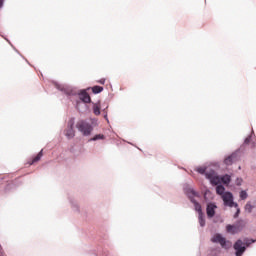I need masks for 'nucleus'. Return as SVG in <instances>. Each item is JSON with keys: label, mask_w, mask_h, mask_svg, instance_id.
Segmentation results:
<instances>
[{"label": "nucleus", "mask_w": 256, "mask_h": 256, "mask_svg": "<svg viewBox=\"0 0 256 256\" xmlns=\"http://www.w3.org/2000/svg\"><path fill=\"white\" fill-rule=\"evenodd\" d=\"M4 179H5V177H1V178H0V181H3Z\"/></svg>", "instance_id": "obj_45"}, {"label": "nucleus", "mask_w": 256, "mask_h": 256, "mask_svg": "<svg viewBox=\"0 0 256 256\" xmlns=\"http://www.w3.org/2000/svg\"><path fill=\"white\" fill-rule=\"evenodd\" d=\"M216 193L217 195H225V193H227V191H225V184H218L216 187Z\"/></svg>", "instance_id": "obj_27"}, {"label": "nucleus", "mask_w": 256, "mask_h": 256, "mask_svg": "<svg viewBox=\"0 0 256 256\" xmlns=\"http://www.w3.org/2000/svg\"><path fill=\"white\" fill-rule=\"evenodd\" d=\"M239 153H241V148L236 149L234 152H232L230 155L225 156L223 163L226 165V167H231L233 163L236 161H239Z\"/></svg>", "instance_id": "obj_7"}, {"label": "nucleus", "mask_w": 256, "mask_h": 256, "mask_svg": "<svg viewBox=\"0 0 256 256\" xmlns=\"http://www.w3.org/2000/svg\"><path fill=\"white\" fill-rule=\"evenodd\" d=\"M207 193H211V190L207 189V190H206V194H207Z\"/></svg>", "instance_id": "obj_44"}, {"label": "nucleus", "mask_w": 256, "mask_h": 256, "mask_svg": "<svg viewBox=\"0 0 256 256\" xmlns=\"http://www.w3.org/2000/svg\"><path fill=\"white\" fill-rule=\"evenodd\" d=\"M92 111L94 115L99 116L101 115V101L98 100L96 103L92 102Z\"/></svg>", "instance_id": "obj_14"}, {"label": "nucleus", "mask_w": 256, "mask_h": 256, "mask_svg": "<svg viewBox=\"0 0 256 256\" xmlns=\"http://www.w3.org/2000/svg\"><path fill=\"white\" fill-rule=\"evenodd\" d=\"M182 190L184 195L189 199V201H195V197H201V194L193 188V186L189 183H184L182 186Z\"/></svg>", "instance_id": "obj_4"}, {"label": "nucleus", "mask_w": 256, "mask_h": 256, "mask_svg": "<svg viewBox=\"0 0 256 256\" xmlns=\"http://www.w3.org/2000/svg\"><path fill=\"white\" fill-rule=\"evenodd\" d=\"M17 189V185L15 183H9L4 188V193L8 195V193H11V191H15Z\"/></svg>", "instance_id": "obj_22"}, {"label": "nucleus", "mask_w": 256, "mask_h": 256, "mask_svg": "<svg viewBox=\"0 0 256 256\" xmlns=\"http://www.w3.org/2000/svg\"><path fill=\"white\" fill-rule=\"evenodd\" d=\"M204 199L206 200L207 219H213V217H215V214L217 213V203L209 200V198H207V195L204 196Z\"/></svg>", "instance_id": "obj_5"}, {"label": "nucleus", "mask_w": 256, "mask_h": 256, "mask_svg": "<svg viewBox=\"0 0 256 256\" xmlns=\"http://www.w3.org/2000/svg\"><path fill=\"white\" fill-rule=\"evenodd\" d=\"M95 127H99V119L93 117H90L88 121L81 119L76 123V129L83 135V137H90Z\"/></svg>", "instance_id": "obj_2"}, {"label": "nucleus", "mask_w": 256, "mask_h": 256, "mask_svg": "<svg viewBox=\"0 0 256 256\" xmlns=\"http://www.w3.org/2000/svg\"><path fill=\"white\" fill-rule=\"evenodd\" d=\"M242 242H244V245H245L246 251H247V249H249V247H251V245H253V243H256V239L244 237Z\"/></svg>", "instance_id": "obj_21"}, {"label": "nucleus", "mask_w": 256, "mask_h": 256, "mask_svg": "<svg viewBox=\"0 0 256 256\" xmlns=\"http://www.w3.org/2000/svg\"><path fill=\"white\" fill-rule=\"evenodd\" d=\"M5 7V0H0V9H3Z\"/></svg>", "instance_id": "obj_38"}, {"label": "nucleus", "mask_w": 256, "mask_h": 256, "mask_svg": "<svg viewBox=\"0 0 256 256\" xmlns=\"http://www.w3.org/2000/svg\"><path fill=\"white\" fill-rule=\"evenodd\" d=\"M228 207H230V208L234 207V209H239V203L235 202V200H232L230 206H228Z\"/></svg>", "instance_id": "obj_36"}, {"label": "nucleus", "mask_w": 256, "mask_h": 256, "mask_svg": "<svg viewBox=\"0 0 256 256\" xmlns=\"http://www.w3.org/2000/svg\"><path fill=\"white\" fill-rule=\"evenodd\" d=\"M253 204H251V201H248L245 206L244 209L247 213H253Z\"/></svg>", "instance_id": "obj_29"}, {"label": "nucleus", "mask_w": 256, "mask_h": 256, "mask_svg": "<svg viewBox=\"0 0 256 256\" xmlns=\"http://www.w3.org/2000/svg\"><path fill=\"white\" fill-rule=\"evenodd\" d=\"M238 169H241V166H239Z\"/></svg>", "instance_id": "obj_47"}, {"label": "nucleus", "mask_w": 256, "mask_h": 256, "mask_svg": "<svg viewBox=\"0 0 256 256\" xmlns=\"http://www.w3.org/2000/svg\"><path fill=\"white\" fill-rule=\"evenodd\" d=\"M253 137H255V134H249L248 137L244 138L243 145H249L253 141Z\"/></svg>", "instance_id": "obj_30"}, {"label": "nucleus", "mask_w": 256, "mask_h": 256, "mask_svg": "<svg viewBox=\"0 0 256 256\" xmlns=\"http://www.w3.org/2000/svg\"><path fill=\"white\" fill-rule=\"evenodd\" d=\"M69 203L73 211H75L76 213H80L81 210L79 209V204L77 203L76 200L70 198Z\"/></svg>", "instance_id": "obj_26"}, {"label": "nucleus", "mask_w": 256, "mask_h": 256, "mask_svg": "<svg viewBox=\"0 0 256 256\" xmlns=\"http://www.w3.org/2000/svg\"><path fill=\"white\" fill-rule=\"evenodd\" d=\"M75 109L78 113H89L90 108L88 103L75 102Z\"/></svg>", "instance_id": "obj_12"}, {"label": "nucleus", "mask_w": 256, "mask_h": 256, "mask_svg": "<svg viewBox=\"0 0 256 256\" xmlns=\"http://www.w3.org/2000/svg\"><path fill=\"white\" fill-rule=\"evenodd\" d=\"M251 143V149H255V147H256V142L255 141H252V142H250Z\"/></svg>", "instance_id": "obj_40"}, {"label": "nucleus", "mask_w": 256, "mask_h": 256, "mask_svg": "<svg viewBox=\"0 0 256 256\" xmlns=\"http://www.w3.org/2000/svg\"><path fill=\"white\" fill-rule=\"evenodd\" d=\"M107 109H109V106H107L106 108L102 109V113H103V118L105 119V121L109 125L110 121H109V115L107 113Z\"/></svg>", "instance_id": "obj_32"}, {"label": "nucleus", "mask_w": 256, "mask_h": 256, "mask_svg": "<svg viewBox=\"0 0 256 256\" xmlns=\"http://www.w3.org/2000/svg\"><path fill=\"white\" fill-rule=\"evenodd\" d=\"M105 88L103 86L95 85L93 87H88L87 91H92L93 95H99V93H103Z\"/></svg>", "instance_id": "obj_15"}, {"label": "nucleus", "mask_w": 256, "mask_h": 256, "mask_svg": "<svg viewBox=\"0 0 256 256\" xmlns=\"http://www.w3.org/2000/svg\"><path fill=\"white\" fill-rule=\"evenodd\" d=\"M64 135L68 140L75 137V117L68 120L67 129L65 130Z\"/></svg>", "instance_id": "obj_8"}, {"label": "nucleus", "mask_w": 256, "mask_h": 256, "mask_svg": "<svg viewBox=\"0 0 256 256\" xmlns=\"http://www.w3.org/2000/svg\"><path fill=\"white\" fill-rule=\"evenodd\" d=\"M105 81H106L105 78H101V79L97 80V83H99L100 85H105Z\"/></svg>", "instance_id": "obj_37"}, {"label": "nucleus", "mask_w": 256, "mask_h": 256, "mask_svg": "<svg viewBox=\"0 0 256 256\" xmlns=\"http://www.w3.org/2000/svg\"><path fill=\"white\" fill-rule=\"evenodd\" d=\"M225 229L226 233L229 235H237L238 233H241L243 229H245V220L240 218L234 224H227Z\"/></svg>", "instance_id": "obj_3"}, {"label": "nucleus", "mask_w": 256, "mask_h": 256, "mask_svg": "<svg viewBox=\"0 0 256 256\" xmlns=\"http://www.w3.org/2000/svg\"><path fill=\"white\" fill-rule=\"evenodd\" d=\"M239 215H241V208H236V211L233 214V219H239Z\"/></svg>", "instance_id": "obj_34"}, {"label": "nucleus", "mask_w": 256, "mask_h": 256, "mask_svg": "<svg viewBox=\"0 0 256 256\" xmlns=\"http://www.w3.org/2000/svg\"><path fill=\"white\" fill-rule=\"evenodd\" d=\"M223 205L224 207H229L230 204L235 201V196L233 195V192L226 191L224 195H222Z\"/></svg>", "instance_id": "obj_11"}, {"label": "nucleus", "mask_w": 256, "mask_h": 256, "mask_svg": "<svg viewBox=\"0 0 256 256\" xmlns=\"http://www.w3.org/2000/svg\"><path fill=\"white\" fill-rule=\"evenodd\" d=\"M207 169H209L207 166H198L194 169V171H196V173H198L199 175H203L205 177V175L207 174Z\"/></svg>", "instance_id": "obj_25"}, {"label": "nucleus", "mask_w": 256, "mask_h": 256, "mask_svg": "<svg viewBox=\"0 0 256 256\" xmlns=\"http://www.w3.org/2000/svg\"><path fill=\"white\" fill-rule=\"evenodd\" d=\"M41 159H43V149H41L36 156H32V158L28 161V164L35 165V163H39Z\"/></svg>", "instance_id": "obj_13"}, {"label": "nucleus", "mask_w": 256, "mask_h": 256, "mask_svg": "<svg viewBox=\"0 0 256 256\" xmlns=\"http://www.w3.org/2000/svg\"><path fill=\"white\" fill-rule=\"evenodd\" d=\"M214 167H219V162H216V163L214 164Z\"/></svg>", "instance_id": "obj_42"}, {"label": "nucleus", "mask_w": 256, "mask_h": 256, "mask_svg": "<svg viewBox=\"0 0 256 256\" xmlns=\"http://www.w3.org/2000/svg\"><path fill=\"white\" fill-rule=\"evenodd\" d=\"M87 254L89 256H109V253L106 252V250L101 245L90 247V249L87 250Z\"/></svg>", "instance_id": "obj_9"}, {"label": "nucleus", "mask_w": 256, "mask_h": 256, "mask_svg": "<svg viewBox=\"0 0 256 256\" xmlns=\"http://www.w3.org/2000/svg\"><path fill=\"white\" fill-rule=\"evenodd\" d=\"M225 236L221 233H216L214 236L211 237L210 241L211 243H217L218 245L221 243V241H224Z\"/></svg>", "instance_id": "obj_16"}, {"label": "nucleus", "mask_w": 256, "mask_h": 256, "mask_svg": "<svg viewBox=\"0 0 256 256\" xmlns=\"http://www.w3.org/2000/svg\"><path fill=\"white\" fill-rule=\"evenodd\" d=\"M190 203H193V205H194V211H196V213H198V215H201V214L204 213V212H203V207L201 206V203H199V202L197 201V199H196V200H192Z\"/></svg>", "instance_id": "obj_18"}, {"label": "nucleus", "mask_w": 256, "mask_h": 256, "mask_svg": "<svg viewBox=\"0 0 256 256\" xmlns=\"http://www.w3.org/2000/svg\"><path fill=\"white\" fill-rule=\"evenodd\" d=\"M0 37H2V39H6L7 36L3 35L2 33H0Z\"/></svg>", "instance_id": "obj_41"}, {"label": "nucleus", "mask_w": 256, "mask_h": 256, "mask_svg": "<svg viewBox=\"0 0 256 256\" xmlns=\"http://www.w3.org/2000/svg\"><path fill=\"white\" fill-rule=\"evenodd\" d=\"M219 255H221V248L220 247L209 248L208 256H219Z\"/></svg>", "instance_id": "obj_23"}, {"label": "nucleus", "mask_w": 256, "mask_h": 256, "mask_svg": "<svg viewBox=\"0 0 256 256\" xmlns=\"http://www.w3.org/2000/svg\"><path fill=\"white\" fill-rule=\"evenodd\" d=\"M198 222L200 227H205V225H207V221L205 219V213L198 214Z\"/></svg>", "instance_id": "obj_28"}, {"label": "nucleus", "mask_w": 256, "mask_h": 256, "mask_svg": "<svg viewBox=\"0 0 256 256\" xmlns=\"http://www.w3.org/2000/svg\"><path fill=\"white\" fill-rule=\"evenodd\" d=\"M137 149H139V151H141V149L139 147H137Z\"/></svg>", "instance_id": "obj_46"}, {"label": "nucleus", "mask_w": 256, "mask_h": 256, "mask_svg": "<svg viewBox=\"0 0 256 256\" xmlns=\"http://www.w3.org/2000/svg\"><path fill=\"white\" fill-rule=\"evenodd\" d=\"M5 41H7V43H9L10 47H12V49L18 54L20 55V57H22V59H24L26 61V63H28V65H31V63H29V60H27V58H24L23 54H21V52H19V50L11 43V40H9V38H4Z\"/></svg>", "instance_id": "obj_19"}, {"label": "nucleus", "mask_w": 256, "mask_h": 256, "mask_svg": "<svg viewBox=\"0 0 256 256\" xmlns=\"http://www.w3.org/2000/svg\"><path fill=\"white\" fill-rule=\"evenodd\" d=\"M239 197H240L241 201H245V199H247V197H249L247 190H241L239 193Z\"/></svg>", "instance_id": "obj_31"}, {"label": "nucleus", "mask_w": 256, "mask_h": 256, "mask_svg": "<svg viewBox=\"0 0 256 256\" xmlns=\"http://www.w3.org/2000/svg\"><path fill=\"white\" fill-rule=\"evenodd\" d=\"M213 223H223V218L219 214H214Z\"/></svg>", "instance_id": "obj_33"}, {"label": "nucleus", "mask_w": 256, "mask_h": 256, "mask_svg": "<svg viewBox=\"0 0 256 256\" xmlns=\"http://www.w3.org/2000/svg\"><path fill=\"white\" fill-rule=\"evenodd\" d=\"M219 245L222 247V249H225L226 251H229L231 247H233V243H231L230 240H227V238L224 237V240H222Z\"/></svg>", "instance_id": "obj_17"}, {"label": "nucleus", "mask_w": 256, "mask_h": 256, "mask_svg": "<svg viewBox=\"0 0 256 256\" xmlns=\"http://www.w3.org/2000/svg\"><path fill=\"white\" fill-rule=\"evenodd\" d=\"M220 181L223 185H229V183H231L232 179H231V175L229 174H224L220 177Z\"/></svg>", "instance_id": "obj_24"}, {"label": "nucleus", "mask_w": 256, "mask_h": 256, "mask_svg": "<svg viewBox=\"0 0 256 256\" xmlns=\"http://www.w3.org/2000/svg\"><path fill=\"white\" fill-rule=\"evenodd\" d=\"M235 184L237 187H241V185H243V178L237 177L235 180Z\"/></svg>", "instance_id": "obj_35"}, {"label": "nucleus", "mask_w": 256, "mask_h": 256, "mask_svg": "<svg viewBox=\"0 0 256 256\" xmlns=\"http://www.w3.org/2000/svg\"><path fill=\"white\" fill-rule=\"evenodd\" d=\"M232 248L234 249V255L235 256H243L247 252L245 242L241 238H238L233 243Z\"/></svg>", "instance_id": "obj_6"}, {"label": "nucleus", "mask_w": 256, "mask_h": 256, "mask_svg": "<svg viewBox=\"0 0 256 256\" xmlns=\"http://www.w3.org/2000/svg\"><path fill=\"white\" fill-rule=\"evenodd\" d=\"M52 85H54L55 89L60 91L61 93H64L68 99L70 97H77L78 100L76 102L79 103H93V100L91 99V96L89 95L87 88L86 89H80L78 92L73 86H69L67 84H61L55 80L52 81Z\"/></svg>", "instance_id": "obj_1"}, {"label": "nucleus", "mask_w": 256, "mask_h": 256, "mask_svg": "<svg viewBox=\"0 0 256 256\" xmlns=\"http://www.w3.org/2000/svg\"><path fill=\"white\" fill-rule=\"evenodd\" d=\"M107 137L104 134H95L92 138L88 139V143L93 141H105Z\"/></svg>", "instance_id": "obj_20"}, {"label": "nucleus", "mask_w": 256, "mask_h": 256, "mask_svg": "<svg viewBox=\"0 0 256 256\" xmlns=\"http://www.w3.org/2000/svg\"><path fill=\"white\" fill-rule=\"evenodd\" d=\"M205 179H208L210 181L211 185H217L219 181L217 180V177H219V174H217V171L215 169L210 168L209 171L205 174Z\"/></svg>", "instance_id": "obj_10"}, {"label": "nucleus", "mask_w": 256, "mask_h": 256, "mask_svg": "<svg viewBox=\"0 0 256 256\" xmlns=\"http://www.w3.org/2000/svg\"><path fill=\"white\" fill-rule=\"evenodd\" d=\"M5 251H3V246L0 244V256H3Z\"/></svg>", "instance_id": "obj_39"}, {"label": "nucleus", "mask_w": 256, "mask_h": 256, "mask_svg": "<svg viewBox=\"0 0 256 256\" xmlns=\"http://www.w3.org/2000/svg\"><path fill=\"white\" fill-rule=\"evenodd\" d=\"M126 143H128V145H133V146H135V144H133L132 142H126Z\"/></svg>", "instance_id": "obj_43"}]
</instances>
